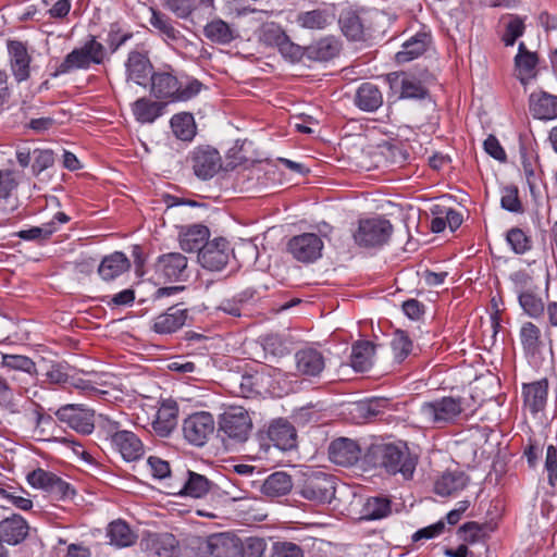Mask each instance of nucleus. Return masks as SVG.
Masks as SVG:
<instances>
[{
	"label": "nucleus",
	"mask_w": 557,
	"mask_h": 557,
	"mask_svg": "<svg viewBox=\"0 0 557 557\" xmlns=\"http://www.w3.org/2000/svg\"><path fill=\"white\" fill-rule=\"evenodd\" d=\"M300 495L318 504L331 503L335 495V478L323 472H315L306 479Z\"/></svg>",
	"instance_id": "obj_11"
},
{
	"label": "nucleus",
	"mask_w": 557,
	"mask_h": 557,
	"mask_svg": "<svg viewBox=\"0 0 557 557\" xmlns=\"http://www.w3.org/2000/svg\"><path fill=\"white\" fill-rule=\"evenodd\" d=\"M186 475V479L177 491L173 488L170 494L201 498L205 497L214 486V484L202 474L187 470Z\"/></svg>",
	"instance_id": "obj_24"
},
{
	"label": "nucleus",
	"mask_w": 557,
	"mask_h": 557,
	"mask_svg": "<svg viewBox=\"0 0 557 557\" xmlns=\"http://www.w3.org/2000/svg\"><path fill=\"white\" fill-rule=\"evenodd\" d=\"M341 47L338 39L327 36L306 47V58L311 61H329L339 54Z\"/></svg>",
	"instance_id": "obj_31"
},
{
	"label": "nucleus",
	"mask_w": 557,
	"mask_h": 557,
	"mask_svg": "<svg viewBox=\"0 0 557 557\" xmlns=\"http://www.w3.org/2000/svg\"><path fill=\"white\" fill-rule=\"evenodd\" d=\"M152 548L159 557H173L176 552L177 541L173 534H157L151 540Z\"/></svg>",
	"instance_id": "obj_51"
},
{
	"label": "nucleus",
	"mask_w": 557,
	"mask_h": 557,
	"mask_svg": "<svg viewBox=\"0 0 557 557\" xmlns=\"http://www.w3.org/2000/svg\"><path fill=\"white\" fill-rule=\"evenodd\" d=\"M457 534L461 541L473 544L484 536L483 525L474 521L466 522L459 527Z\"/></svg>",
	"instance_id": "obj_57"
},
{
	"label": "nucleus",
	"mask_w": 557,
	"mask_h": 557,
	"mask_svg": "<svg viewBox=\"0 0 557 557\" xmlns=\"http://www.w3.org/2000/svg\"><path fill=\"white\" fill-rule=\"evenodd\" d=\"M243 557H262L265 549V543L262 539L248 537L245 542L240 540Z\"/></svg>",
	"instance_id": "obj_64"
},
{
	"label": "nucleus",
	"mask_w": 557,
	"mask_h": 557,
	"mask_svg": "<svg viewBox=\"0 0 557 557\" xmlns=\"http://www.w3.org/2000/svg\"><path fill=\"white\" fill-rule=\"evenodd\" d=\"M506 240L517 255H523L532 248V239L519 227L510 228L506 234Z\"/></svg>",
	"instance_id": "obj_48"
},
{
	"label": "nucleus",
	"mask_w": 557,
	"mask_h": 557,
	"mask_svg": "<svg viewBox=\"0 0 557 557\" xmlns=\"http://www.w3.org/2000/svg\"><path fill=\"white\" fill-rule=\"evenodd\" d=\"M392 511V503L385 496L369 497L362 507V519L379 520L387 517Z\"/></svg>",
	"instance_id": "obj_41"
},
{
	"label": "nucleus",
	"mask_w": 557,
	"mask_h": 557,
	"mask_svg": "<svg viewBox=\"0 0 557 557\" xmlns=\"http://www.w3.org/2000/svg\"><path fill=\"white\" fill-rule=\"evenodd\" d=\"M164 7L178 18H187L196 8V0H165Z\"/></svg>",
	"instance_id": "obj_60"
},
{
	"label": "nucleus",
	"mask_w": 557,
	"mask_h": 557,
	"mask_svg": "<svg viewBox=\"0 0 557 557\" xmlns=\"http://www.w3.org/2000/svg\"><path fill=\"white\" fill-rule=\"evenodd\" d=\"M253 372L256 386L259 391V395L263 393H272L274 391V383L277 377L282 375V371L277 368L261 364Z\"/></svg>",
	"instance_id": "obj_42"
},
{
	"label": "nucleus",
	"mask_w": 557,
	"mask_h": 557,
	"mask_svg": "<svg viewBox=\"0 0 557 557\" xmlns=\"http://www.w3.org/2000/svg\"><path fill=\"white\" fill-rule=\"evenodd\" d=\"M469 478L462 471L444 472L434 484V492L440 496H451L462 491Z\"/></svg>",
	"instance_id": "obj_32"
},
{
	"label": "nucleus",
	"mask_w": 557,
	"mask_h": 557,
	"mask_svg": "<svg viewBox=\"0 0 557 557\" xmlns=\"http://www.w3.org/2000/svg\"><path fill=\"white\" fill-rule=\"evenodd\" d=\"M166 104L160 100H152L147 97L137 99L132 104V112L136 121L141 124H151L163 115Z\"/></svg>",
	"instance_id": "obj_27"
},
{
	"label": "nucleus",
	"mask_w": 557,
	"mask_h": 557,
	"mask_svg": "<svg viewBox=\"0 0 557 557\" xmlns=\"http://www.w3.org/2000/svg\"><path fill=\"white\" fill-rule=\"evenodd\" d=\"M215 422L210 412L201 411L188 416L183 422V434L191 445L201 447L213 435Z\"/></svg>",
	"instance_id": "obj_9"
},
{
	"label": "nucleus",
	"mask_w": 557,
	"mask_h": 557,
	"mask_svg": "<svg viewBox=\"0 0 557 557\" xmlns=\"http://www.w3.org/2000/svg\"><path fill=\"white\" fill-rule=\"evenodd\" d=\"M3 366L28 373L35 370V362L30 358L21 355H4Z\"/></svg>",
	"instance_id": "obj_62"
},
{
	"label": "nucleus",
	"mask_w": 557,
	"mask_h": 557,
	"mask_svg": "<svg viewBox=\"0 0 557 557\" xmlns=\"http://www.w3.org/2000/svg\"><path fill=\"white\" fill-rule=\"evenodd\" d=\"M150 25L169 40L178 41L183 36L172 24L171 18L157 10H151Z\"/></svg>",
	"instance_id": "obj_44"
},
{
	"label": "nucleus",
	"mask_w": 557,
	"mask_h": 557,
	"mask_svg": "<svg viewBox=\"0 0 557 557\" xmlns=\"http://www.w3.org/2000/svg\"><path fill=\"white\" fill-rule=\"evenodd\" d=\"M55 231L57 228L53 227V222H48L41 226H33L28 230H22L15 235L23 240L42 243L48 240Z\"/></svg>",
	"instance_id": "obj_52"
},
{
	"label": "nucleus",
	"mask_w": 557,
	"mask_h": 557,
	"mask_svg": "<svg viewBox=\"0 0 557 557\" xmlns=\"http://www.w3.org/2000/svg\"><path fill=\"white\" fill-rule=\"evenodd\" d=\"M386 407V400L381 398H374L366 401H359L354 404L351 412L364 421H369L380 416Z\"/></svg>",
	"instance_id": "obj_46"
},
{
	"label": "nucleus",
	"mask_w": 557,
	"mask_h": 557,
	"mask_svg": "<svg viewBox=\"0 0 557 557\" xmlns=\"http://www.w3.org/2000/svg\"><path fill=\"white\" fill-rule=\"evenodd\" d=\"M360 455L359 445L350 438H336L329 446L331 461L342 467L354 466L359 460Z\"/></svg>",
	"instance_id": "obj_19"
},
{
	"label": "nucleus",
	"mask_w": 557,
	"mask_h": 557,
	"mask_svg": "<svg viewBox=\"0 0 557 557\" xmlns=\"http://www.w3.org/2000/svg\"><path fill=\"white\" fill-rule=\"evenodd\" d=\"M210 232L205 225H190L180 232V246L185 252H198L209 242Z\"/></svg>",
	"instance_id": "obj_28"
},
{
	"label": "nucleus",
	"mask_w": 557,
	"mask_h": 557,
	"mask_svg": "<svg viewBox=\"0 0 557 557\" xmlns=\"http://www.w3.org/2000/svg\"><path fill=\"white\" fill-rule=\"evenodd\" d=\"M374 345L369 341H360L352 345L350 366L357 372H364L372 366Z\"/></svg>",
	"instance_id": "obj_36"
},
{
	"label": "nucleus",
	"mask_w": 557,
	"mask_h": 557,
	"mask_svg": "<svg viewBox=\"0 0 557 557\" xmlns=\"http://www.w3.org/2000/svg\"><path fill=\"white\" fill-rule=\"evenodd\" d=\"M198 557H243L240 539L228 533L213 534L207 539L196 537L191 541Z\"/></svg>",
	"instance_id": "obj_6"
},
{
	"label": "nucleus",
	"mask_w": 557,
	"mask_h": 557,
	"mask_svg": "<svg viewBox=\"0 0 557 557\" xmlns=\"http://www.w3.org/2000/svg\"><path fill=\"white\" fill-rule=\"evenodd\" d=\"M548 384L546 380L523 385L524 406L535 414L543 410L547 400Z\"/></svg>",
	"instance_id": "obj_33"
},
{
	"label": "nucleus",
	"mask_w": 557,
	"mask_h": 557,
	"mask_svg": "<svg viewBox=\"0 0 557 557\" xmlns=\"http://www.w3.org/2000/svg\"><path fill=\"white\" fill-rule=\"evenodd\" d=\"M293 487L292 476L286 472L277 471L269 475L261 485V492L268 497L287 495Z\"/></svg>",
	"instance_id": "obj_35"
},
{
	"label": "nucleus",
	"mask_w": 557,
	"mask_h": 557,
	"mask_svg": "<svg viewBox=\"0 0 557 557\" xmlns=\"http://www.w3.org/2000/svg\"><path fill=\"white\" fill-rule=\"evenodd\" d=\"M187 270V258L180 252L161 255L156 263L154 271L158 277L168 281H183Z\"/></svg>",
	"instance_id": "obj_16"
},
{
	"label": "nucleus",
	"mask_w": 557,
	"mask_h": 557,
	"mask_svg": "<svg viewBox=\"0 0 557 557\" xmlns=\"http://www.w3.org/2000/svg\"><path fill=\"white\" fill-rule=\"evenodd\" d=\"M366 458L373 467L393 475L400 473L405 480L412 478L417 467V457L411 455L404 442L371 445Z\"/></svg>",
	"instance_id": "obj_1"
},
{
	"label": "nucleus",
	"mask_w": 557,
	"mask_h": 557,
	"mask_svg": "<svg viewBox=\"0 0 557 557\" xmlns=\"http://www.w3.org/2000/svg\"><path fill=\"white\" fill-rule=\"evenodd\" d=\"M260 445L265 450L274 446L281 450L296 447L297 433L295 428L284 419L273 421L267 430L259 432Z\"/></svg>",
	"instance_id": "obj_8"
},
{
	"label": "nucleus",
	"mask_w": 557,
	"mask_h": 557,
	"mask_svg": "<svg viewBox=\"0 0 557 557\" xmlns=\"http://www.w3.org/2000/svg\"><path fill=\"white\" fill-rule=\"evenodd\" d=\"M55 417L62 423H66L76 432L88 435L95 429L94 416L91 409L85 408L83 405L67 404L60 407L55 412Z\"/></svg>",
	"instance_id": "obj_12"
},
{
	"label": "nucleus",
	"mask_w": 557,
	"mask_h": 557,
	"mask_svg": "<svg viewBox=\"0 0 557 557\" xmlns=\"http://www.w3.org/2000/svg\"><path fill=\"white\" fill-rule=\"evenodd\" d=\"M202 83L193 77L178 78L174 71H157L150 77V95L168 103L188 101L202 89Z\"/></svg>",
	"instance_id": "obj_2"
},
{
	"label": "nucleus",
	"mask_w": 557,
	"mask_h": 557,
	"mask_svg": "<svg viewBox=\"0 0 557 557\" xmlns=\"http://www.w3.org/2000/svg\"><path fill=\"white\" fill-rule=\"evenodd\" d=\"M195 175L203 181L212 178L222 168L220 152L210 146L196 147L187 158Z\"/></svg>",
	"instance_id": "obj_10"
},
{
	"label": "nucleus",
	"mask_w": 557,
	"mask_h": 557,
	"mask_svg": "<svg viewBox=\"0 0 557 557\" xmlns=\"http://www.w3.org/2000/svg\"><path fill=\"white\" fill-rule=\"evenodd\" d=\"M431 42V36L424 30H420L407 39L401 49L395 54L397 63H407L422 55Z\"/></svg>",
	"instance_id": "obj_25"
},
{
	"label": "nucleus",
	"mask_w": 557,
	"mask_h": 557,
	"mask_svg": "<svg viewBox=\"0 0 557 557\" xmlns=\"http://www.w3.org/2000/svg\"><path fill=\"white\" fill-rule=\"evenodd\" d=\"M280 53L292 62H298L306 57V48L294 44L286 35L278 46Z\"/></svg>",
	"instance_id": "obj_58"
},
{
	"label": "nucleus",
	"mask_w": 557,
	"mask_h": 557,
	"mask_svg": "<svg viewBox=\"0 0 557 557\" xmlns=\"http://www.w3.org/2000/svg\"><path fill=\"white\" fill-rule=\"evenodd\" d=\"M393 231L389 220L383 216L364 219L359 221L354 239L360 247L377 248L388 243Z\"/></svg>",
	"instance_id": "obj_7"
},
{
	"label": "nucleus",
	"mask_w": 557,
	"mask_h": 557,
	"mask_svg": "<svg viewBox=\"0 0 557 557\" xmlns=\"http://www.w3.org/2000/svg\"><path fill=\"white\" fill-rule=\"evenodd\" d=\"M171 128L176 138L190 141L196 135V124L191 113L174 114L170 121Z\"/></svg>",
	"instance_id": "obj_39"
},
{
	"label": "nucleus",
	"mask_w": 557,
	"mask_h": 557,
	"mask_svg": "<svg viewBox=\"0 0 557 557\" xmlns=\"http://www.w3.org/2000/svg\"><path fill=\"white\" fill-rule=\"evenodd\" d=\"M54 164V154L50 149H35L33 151V174L38 176Z\"/></svg>",
	"instance_id": "obj_55"
},
{
	"label": "nucleus",
	"mask_w": 557,
	"mask_h": 557,
	"mask_svg": "<svg viewBox=\"0 0 557 557\" xmlns=\"http://www.w3.org/2000/svg\"><path fill=\"white\" fill-rule=\"evenodd\" d=\"M520 338L525 351L534 354L541 346V331L532 322H525L520 330Z\"/></svg>",
	"instance_id": "obj_47"
},
{
	"label": "nucleus",
	"mask_w": 557,
	"mask_h": 557,
	"mask_svg": "<svg viewBox=\"0 0 557 557\" xmlns=\"http://www.w3.org/2000/svg\"><path fill=\"white\" fill-rule=\"evenodd\" d=\"M338 23L344 35L351 39L357 40L361 38L363 27L359 15L354 11H345L339 15Z\"/></svg>",
	"instance_id": "obj_45"
},
{
	"label": "nucleus",
	"mask_w": 557,
	"mask_h": 557,
	"mask_svg": "<svg viewBox=\"0 0 557 557\" xmlns=\"http://www.w3.org/2000/svg\"><path fill=\"white\" fill-rule=\"evenodd\" d=\"M323 240L314 233L296 235L288 240L287 250L298 261L310 263L322 256Z\"/></svg>",
	"instance_id": "obj_13"
},
{
	"label": "nucleus",
	"mask_w": 557,
	"mask_h": 557,
	"mask_svg": "<svg viewBox=\"0 0 557 557\" xmlns=\"http://www.w3.org/2000/svg\"><path fill=\"white\" fill-rule=\"evenodd\" d=\"M58 478L53 472L38 468L27 474V482L33 487L41 488L49 493Z\"/></svg>",
	"instance_id": "obj_53"
},
{
	"label": "nucleus",
	"mask_w": 557,
	"mask_h": 557,
	"mask_svg": "<svg viewBox=\"0 0 557 557\" xmlns=\"http://www.w3.org/2000/svg\"><path fill=\"white\" fill-rule=\"evenodd\" d=\"M42 375L45 377V382L57 385L66 384L70 380V375L66 372V366L63 363L50 364Z\"/></svg>",
	"instance_id": "obj_59"
},
{
	"label": "nucleus",
	"mask_w": 557,
	"mask_h": 557,
	"mask_svg": "<svg viewBox=\"0 0 557 557\" xmlns=\"http://www.w3.org/2000/svg\"><path fill=\"white\" fill-rule=\"evenodd\" d=\"M218 432L231 444L245 443L252 429L251 418L243 407H230L219 418Z\"/></svg>",
	"instance_id": "obj_5"
},
{
	"label": "nucleus",
	"mask_w": 557,
	"mask_h": 557,
	"mask_svg": "<svg viewBox=\"0 0 557 557\" xmlns=\"http://www.w3.org/2000/svg\"><path fill=\"white\" fill-rule=\"evenodd\" d=\"M110 440L112 445L120 451L126 461L138 460L144 455V445L141 441L131 431H115L110 435Z\"/></svg>",
	"instance_id": "obj_20"
},
{
	"label": "nucleus",
	"mask_w": 557,
	"mask_h": 557,
	"mask_svg": "<svg viewBox=\"0 0 557 557\" xmlns=\"http://www.w3.org/2000/svg\"><path fill=\"white\" fill-rule=\"evenodd\" d=\"M500 206L509 212L519 213L523 211L516 186H508L503 189Z\"/></svg>",
	"instance_id": "obj_56"
},
{
	"label": "nucleus",
	"mask_w": 557,
	"mask_h": 557,
	"mask_svg": "<svg viewBox=\"0 0 557 557\" xmlns=\"http://www.w3.org/2000/svg\"><path fill=\"white\" fill-rule=\"evenodd\" d=\"M537 62L539 60L535 53H517L515 63L522 84H527V82L534 76Z\"/></svg>",
	"instance_id": "obj_49"
},
{
	"label": "nucleus",
	"mask_w": 557,
	"mask_h": 557,
	"mask_svg": "<svg viewBox=\"0 0 557 557\" xmlns=\"http://www.w3.org/2000/svg\"><path fill=\"white\" fill-rule=\"evenodd\" d=\"M297 373L301 376L318 377L325 368V359L318 349L307 347L295 354Z\"/></svg>",
	"instance_id": "obj_18"
},
{
	"label": "nucleus",
	"mask_w": 557,
	"mask_h": 557,
	"mask_svg": "<svg viewBox=\"0 0 557 557\" xmlns=\"http://www.w3.org/2000/svg\"><path fill=\"white\" fill-rule=\"evenodd\" d=\"M104 58V46L97 41L95 36H89L82 47L73 49L65 55L51 75L58 77L75 70H88L92 64L103 63Z\"/></svg>",
	"instance_id": "obj_3"
},
{
	"label": "nucleus",
	"mask_w": 557,
	"mask_h": 557,
	"mask_svg": "<svg viewBox=\"0 0 557 557\" xmlns=\"http://www.w3.org/2000/svg\"><path fill=\"white\" fill-rule=\"evenodd\" d=\"M461 397L444 396L432 401L423 403L418 414L426 424L447 425L457 421L465 410Z\"/></svg>",
	"instance_id": "obj_4"
},
{
	"label": "nucleus",
	"mask_w": 557,
	"mask_h": 557,
	"mask_svg": "<svg viewBox=\"0 0 557 557\" xmlns=\"http://www.w3.org/2000/svg\"><path fill=\"white\" fill-rule=\"evenodd\" d=\"M108 536L111 544L117 547H126L135 543L136 535L129 529L128 524L122 520L113 521L109 524Z\"/></svg>",
	"instance_id": "obj_43"
},
{
	"label": "nucleus",
	"mask_w": 557,
	"mask_h": 557,
	"mask_svg": "<svg viewBox=\"0 0 557 557\" xmlns=\"http://www.w3.org/2000/svg\"><path fill=\"white\" fill-rule=\"evenodd\" d=\"M9 54L11 57L12 72L18 82L29 77L30 57L25 45L21 41L12 40L8 44Z\"/></svg>",
	"instance_id": "obj_29"
},
{
	"label": "nucleus",
	"mask_w": 557,
	"mask_h": 557,
	"mask_svg": "<svg viewBox=\"0 0 557 557\" xmlns=\"http://www.w3.org/2000/svg\"><path fill=\"white\" fill-rule=\"evenodd\" d=\"M524 32L523 20L519 16H512L506 26L503 41L506 46H512Z\"/></svg>",
	"instance_id": "obj_61"
},
{
	"label": "nucleus",
	"mask_w": 557,
	"mask_h": 557,
	"mask_svg": "<svg viewBox=\"0 0 557 557\" xmlns=\"http://www.w3.org/2000/svg\"><path fill=\"white\" fill-rule=\"evenodd\" d=\"M391 346L394 351L395 359L398 362H403L411 354L413 345L407 332L396 330L394 332Z\"/></svg>",
	"instance_id": "obj_50"
},
{
	"label": "nucleus",
	"mask_w": 557,
	"mask_h": 557,
	"mask_svg": "<svg viewBox=\"0 0 557 557\" xmlns=\"http://www.w3.org/2000/svg\"><path fill=\"white\" fill-rule=\"evenodd\" d=\"M391 89L399 91L400 99H424L429 95L425 86L414 76L405 72L386 75Z\"/></svg>",
	"instance_id": "obj_15"
},
{
	"label": "nucleus",
	"mask_w": 557,
	"mask_h": 557,
	"mask_svg": "<svg viewBox=\"0 0 557 557\" xmlns=\"http://www.w3.org/2000/svg\"><path fill=\"white\" fill-rule=\"evenodd\" d=\"M187 318L188 310L174 305L153 318L150 329L159 335H170L181 330L186 324Z\"/></svg>",
	"instance_id": "obj_17"
},
{
	"label": "nucleus",
	"mask_w": 557,
	"mask_h": 557,
	"mask_svg": "<svg viewBox=\"0 0 557 557\" xmlns=\"http://www.w3.org/2000/svg\"><path fill=\"white\" fill-rule=\"evenodd\" d=\"M530 112L539 120L557 119V96L546 91L532 92L530 96Z\"/></svg>",
	"instance_id": "obj_26"
},
{
	"label": "nucleus",
	"mask_w": 557,
	"mask_h": 557,
	"mask_svg": "<svg viewBox=\"0 0 557 557\" xmlns=\"http://www.w3.org/2000/svg\"><path fill=\"white\" fill-rule=\"evenodd\" d=\"M178 409L175 404H163L152 421V429L160 437H168L177 425Z\"/></svg>",
	"instance_id": "obj_34"
},
{
	"label": "nucleus",
	"mask_w": 557,
	"mask_h": 557,
	"mask_svg": "<svg viewBox=\"0 0 557 557\" xmlns=\"http://www.w3.org/2000/svg\"><path fill=\"white\" fill-rule=\"evenodd\" d=\"M27 521L17 513H13L0 521V539L9 545L21 544L28 535Z\"/></svg>",
	"instance_id": "obj_22"
},
{
	"label": "nucleus",
	"mask_w": 557,
	"mask_h": 557,
	"mask_svg": "<svg viewBox=\"0 0 557 557\" xmlns=\"http://www.w3.org/2000/svg\"><path fill=\"white\" fill-rule=\"evenodd\" d=\"M208 40L218 45H228L235 39V30L223 20L215 18L203 27Z\"/></svg>",
	"instance_id": "obj_38"
},
{
	"label": "nucleus",
	"mask_w": 557,
	"mask_h": 557,
	"mask_svg": "<svg viewBox=\"0 0 557 557\" xmlns=\"http://www.w3.org/2000/svg\"><path fill=\"white\" fill-rule=\"evenodd\" d=\"M253 372L244 373L234 381V392L242 397L250 398L259 395V391L255 385Z\"/></svg>",
	"instance_id": "obj_54"
},
{
	"label": "nucleus",
	"mask_w": 557,
	"mask_h": 557,
	"mask_svg": "<svg viewBox=\"0 0 557 557\" xmlns=\"http://www.w3.org/2000/svg\"><path fill=\"white\" fill-rule=\"evenodd\" d=\"M518 301L523 312L530 318L539 319L544 314L545 304L535 287L520 292Z\"/></svg>",
	"instance_id": "obj_40"
},
{
	"label": "nucleus",
	"mask_w": 557,
	"mask_h": 557,
	"mask_svg": "<svg viewBox=\"0 0 557 557\" xmlns=\"http://www.w3.org/2000/svg\"><path fill=\"white\" fill-rule=\"evenodd\" d=\"M354 103L364 112H375L383 104V94L372 83H362L356 90Z\"/></svg>",
	"instance_id": "obj_30"
},
{
	"label": "nucleus",
	"mask_w": 557,
	"mask_h": 557,
	"mask_svg": "<svg viewBox=\"0 0 557 557\" xmlns=\"http://www.w3.org/2000/svg\"><path fill=\"white\" fill-rule=\"evenodd\" d=\"M271 557H304V552L295 543L276 542L272 546Z\"/></svg>",
	"instance_id": "obj_63"
},
{
	"label": "nucleus",
	"mask_w": 557,
	"mask_h": 557,
	"mask_svg": "<svg viewBox=\"0 0 557 557\" xmlns=\"http://www.w3.org/2000/svg\"><path fill=\"white\" fill-rule=\"evenodd\" d=\"M296 23L310 30L325 29L332 23V15L323 9H314L297 14Z\"/></svg>",
	"instance_id": "obj_37"
},
{
	"label": "nucleus",
	"mask_w": 557,
	"mask_h": 557,
	"mask_svg": "<svg viewBox=\"0 0 557 557\" xmlns=\"http://www.w3.org/2000/svg\"><path fill=\"white\" fill-rule=\"evenodd\" d=\"M131 265V261L124 252L114 251L102 258L97 272L103 281L111 282L127 272Z\"/></svg>",
	"instance_id": "obj_23"
},
{
	"label": "nucleus",
	"mask_w": 557,
	"mask_h": 557,
	"mask_svg": "<svg viewBox=\"0 0 557 557\" xmlns=\"http://www.w3.org/2000/svg\"><path fill=\"white\" fill-rule=\"evenodd\" d=\"M230 252V245L225 238H214L200 249L198 261L207 270L221 271L228 263Z\"/></svg>",
	"instance_id": "obj_14"
},
{
	"label": "nucleus",
	"mask_w": 557,
	"mask_h": 557,
	"mask_svg": "<svg viewBox=\"0 0 557 557\" xmlns=\"http://www.w3.org/2000/svg\"><path fill=\"white\" fill-rule=\"evenodd\" d=\"M127 81H133L139 86H147L153 73V66L147 53L139 51H131L125 63Z\"/></svg>",
	"instance_id": "obj_21"
}]
</instances>
